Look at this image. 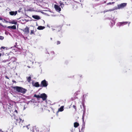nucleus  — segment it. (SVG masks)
<instances>
[{"mask_svg":"<svg viewBox=\"0 0 132 132\" xmlns=\"http://www.w3.org/2000/svg\"><path fill=\"white\" fill-rule=\"evenodd\" d=\"M73 108L75 109V110H77L76 106L75 105H73Z\"/></svg>","mask_w":132,"mask_h":132,"instance_id":"bb28decb","label":"nucleus"},{"mask_svg":"<svg viewBox=\"0 0 132 132\" xmlns=\"http://www.w3.org/2000/svg\"><path fill=\"white\" fill-rule=\"evenodd\" d=\"M79 77H82V76L81 75H79Z\"/></svg>","mask_w":132,"mask_h":132,"instance_id":"473e14b6","label":"nucleus"},{"mask_svg":"<svg viewBox=\"0 0 132 132\" xmlns=\"http://www.w3.org/2000/svg\"><path fill=\"white\" fill-rule=\"evenodd\" d=\"M111 4V2L107 4H108V5Z\"/></svg>","mask_w":132,"mask_h":132,"instance_id":"2f4dec72","label":"nucleus"},{"mask_svg":"<svg viewBox=\"0 0 132 132\" xmlns=\"http://www.w3.org/2000/svg\"><path fill=\"white\" fill-rule=\"evenodd\" d=\"M34 30H31V32L30 33V34H34Z\"/></svg>","mask_w":132,"mask_h":132,"instance_id":"cd10ccee","label":"nucleus"},{"mask_svg":"<svg viewBox=\"0 0 132 132\" xmlns=\"http://www.w3.org/2000/svg\"><path fill=\"white\" fill-rule=\"evenodd\" d=\"M17 13V11H11L9 12V14L11 15H15Z\"/></svg>","mask_w":132,"mask_h":132,"instance_id":"9d476101","label":"nucleus"},{"mask_svg":"<svg viewBox=\"0 0 132 132\" xmlns=\"http://www.w3.org/2000/svg\"><path fill=\"white\" fill-rule=\"evenodd\" d=\"M60 42L59 41H57L56 42V44L57 45H59L60 44Z\"/></svg>","mask_w":132,"mask_h":132,"instance_id":"a878e982","label":"nucleus"},{"mask_svg":"<svg viewBox=\"0 0 132 132\" xmlns=\"http://www.w3.org/2000/svg\"><path fill=\"white\" fill-rule=\"evenodd\" d=\"M12 88L14 90L16 91V92L21 93L23 94H25L27 91V90L26 89L19 86H15L13 87Z\"/></svg>","mask_w":132,"mask_h":132,"instance_id":"f257e3e1","label":"nucleus"},{"mask_svg":"<svg viewBox=\"0 0 132 132\" xmlns=\"http://www.w3.org/2000/svg\"><path fill=\"white\" fill-rule=\"evenodd\" d=\"M1 56V53H0V57Z\"/></svg>","mask_w":132,"mask_h":132,"instance_id":"c9c22d12","label":"nucleus"},{"mask_svg":"<svg viewBox=\"0 0 132 132\" xmlns=\"http://www.w3.org/2000/svg\"><path fill=\"white\" fill-rule=\"evenodd\" d=\"M40 97L42 98L43 101H44L46 100L47 97V96L44 93H42L40 94Z\"/></svg>","mask_w":132,"mask_h":132,"instance_id":"423d86ee","label":"nucleus"},{"mask_svg":"<svg viewBox=\"0 0 132 132\" xmlns=\"http://www.w3.org/2000/svg\"><path fill=\"white\" fill-rule=\"evenodd\" d=\"M15 112H16L17 113H18V111L16 110L15 111Z\"/></svg>","mask_w":132,"mask_h":132,"instance_id":"7c9ffc66","label":"nucleus"},{"mask_svg":"<svg viewBox=\"0 0 132 132\" xmlns=\"http://www.w3.org/2000/svg\"><path fill=\"white\" fill-rule=\"evenodd\" d=\"M17 60V59L16 58L14 57H12L11 58L10 62H14L15 63H17L16 62Z\"/></svg>","mask_w":132,"mask_h":132,"instance_id":"1a4fd4ad","label":"nucleus"},{"mask_svg":"<svg viewBox=\"0 0 132 132\" xmlns=\"http://www.w3.org/2000/svg\"><path fill=\"white\" fill-rule=\"evenodd\" d=\"M23 121V120H22V122Z\"/></svg>","mask_w":132,"mask_h":132,"instance_id":"ea45409f","label":"nucleus"},{"mask_svg":"<svg viewBox=\"0 0 132 132\" xmlns=\"http://www.w3.org/2000/svg\"><path fill=\"white\" fill-rule=\"evenodd\" d=\"M9 23H10L16 24L17 22L16 21H14V20L9 22Z\"/></svg>","mask_w":132,"mask_h":132,"instance_id":"aec40b11","label":"nucleus"},{"mask_svg":"<svg viewBox=\"0 0 132 132\" xmlns=\"http://www.w3.org/2000/svg\"><path fill=\"white\" fill-rule=\"evenodd\" d=\"M10 56L9 55H7L6 56H5V58L6 59V60H4L3 61V62H6L7 61H8V60L9 59Z\"/></svg>","mask_w":132,"mask_h":132,"instance_id":"9b49d317","label":"nucleus"},{"mask_svg":"<svg viewBox=\"0 0 132 132\" xmlns=\"http://www.w3.org/2000/svg\"><path fill=\"white\" fill-rule=\"evenodd\" d=\"M128 23V22H120L119 23V25L120 26H123L127 24Z\"/></svg>","mask_w":132,"mask_h":132,"instance_id":"f8f14e48","label":"nucleus"},{"mask_svg":"<svg viewBox=\"0 0 132 132\" xmlns=\"http://www.w3.org/2000/svg\"><path fill=\"white\" fill-rule=\"evenodd\" d=\"M2 131V129H0V131Z\"/></svg>","mask_w":132,"mask_h":132,"instance_id":"e433bc0d","label":"nucleus"},{"mask_svg":"<svg viewBox=\"0 0 132 132\" xmlns=\"http://www.w3.org/2000/svg\"><path fill=\"white\" fill-rule=\"evenodd\" d=\"M79 126V124L78 123L76 122H75L74 123V126L75 128H77Z\"/></svg>","mask_w":132,"mask_h":132,"instance_id":"f3484780","label":"nucleus"},{"mask_svg":"<svg viewBox=\"0 0 132 132\" xmlns=\"http://www.w3.org/2000/svg\"><path fill=\"white\" fill-rule=\"evenodd\" d=\"M26 127H27V128H28V126H27Z\"/></svg>","mask_w":132,"mask_h":132,"instance_id":"58836bf2","label":"nucleus"},{"mask_svg":"<svg viewBox=\"0 0 132 132\" xmlns=\"http://www.w3.org/2000/svg\"><path fill=\"white\" fill-rule=\"evenodd\" d=\"M59 4H60V6H61V7L62 8V6H61L62 5H64V4L63 3H62L61 1H60L59 3Z\"/></svg>","mask_w":132,"mask_h":132,"instance_id":"5701e85b","label":"nucleus"},{"mask_svg":"<svg viewBox=\"0 0 132 132\" xmlns=\"http://www.w3.org/2000/svg\"><path fill=\"white\" fill-rule=\"evenodd\" d=\"M23 31L24 32V33L28 34L29 33V28L26 27L23 30Z\"/></svg>","mask_w":132,"mask_h":132,"instance_id":"0eeeda50","label":"nucleus"},{"mask_svg":"<svg viewBox=\"0 0 132 132\" xmlns=\"http://www.w3.org/2000/svg\"><path fill=\"white\" fill-rule=\"evenodd\" d=\"M6 78H7V79H9V78H8V77H7V76H6Z\"/></svg>","mask_w":132,"mask_h":132,"instance_id":"f704fd0d","label":"nucleus"},{"mask_svg":"<svg viewBox=\"0 0 132 132\" xmlns=\"http://www.w3.org/2000/svg\"><path fill=\"white\" fill-rule=\"evenodd\" d=\"M114 2H112L111 3V4H114Z\"/></svg>","mask_w":132,"mask_h":132,"instance_id":"72a5a7b5","label":"nucleus"},{"mask_svg":"<svg viewBox=\"0 0 132 132\" xmlns=\"http://www.w3.org/2000/svg\"><path fill=\"white\" fill-rule=\"evenodd\" d=\"M127 4L126 3H121L120 4H119L118 5L117 8H116V9H119L123 8L126 6Z\"/></svg>","mask_w":132,"mask_h":132,"instance_id":"39448f33","label":"nucleus"},{"mask_svg":"<svg viewBox=\"0 0 132 132\" xmlns=\"http://www.w3.org/2000/svg\"><path fill=\"white\" fill-rule=\"evenodd\" d=\"M5 48V47L4 46H2L1 47V49L2 50V48L4 49Z\"/></svg>","mask_w":132,"mask_h":132,"instance_id":"c85d7f7f","label":"nucleus"},{"mask_svg":"<svg viewBox=\"0 0 132 132\" xmlns=\"http://www.w3.org/2000/svg\"><path fill=\"white\" fill-rule=\"evenodd\" d=\"M15 45H14V47L16 48H18V46L17 45V42H16L15 43Z\"/></svg>","mask_w":132,"mask_h":132,"instance_id":"393cba45","label":"nucleus"},{"mask_svg":"<svg viewBox=\"0 0 132 132\" xmlns=\"http://www.w3.org/2000/svg\"><path fill=\"white\" fill-rule=\"evenodd\" d=\"M4 37L0 36V40H3L4 39Z\"/></svg>","mask_w":132,"mask_h":132,"instance_id":"b1692460","label":"nucleus"},{"mask_svg":"<svg viewBox=\"0 0 132 132\" xmlns=\"http://www.w3.org/2000/svg\"><path fill=\"white\" fill-rule=\"evenodd\" d=\"M45 28L44 26H39L38 27L37 29L39 30H43Z\"/></svg>","mask_w":132,"mask_h":132,"instance_id":"2eb2a0df","label":"nucleus"},{"mask_svg":"<svg viewBox=\"0 0 132 132\" xmlns=\"http://www.w3.org/2000/svg\"><path fill=\"white\" fill-rule=\"evenodd\" d=\"M32 17L33 18L36 20H39L40 19V17L37 15H33Z\"/></svg>","mask_w":132,"mask_h":132,"instance_id":"ddd939ff","label":"nucleus"},{"mask_svg":"<svg viewBox=\"0 0 132 132\" xmlns=\"http://www.w3.org/2000/svg\"><path fill=\"white\" fill-rule=\"evenodd\" d=\"M56 4H54V7L55 10L58 12H60L61 11V9L60 7V6L58 5V3H55Z\"/></svg>","mask_w":132,"mask_h":132,"instance_id":"20e7f679","label":"nucleus"},{"mask_svg":"<svg viewBox=\"0 0 132 132\" xmlns=\"http://www.w3.org/2000/svg\"><path fill=\"white\" fill-rule=\"evenodd\" d=\"M7 28L9 29H15L16 28V26L15 25H13L12 26H9L7 27Z\"/></svg>","mask_w":132,"mask_h":132,"instance_id":"4468645a","label":"nucleus"},{"mask_svg":"<svg viewBox=\"0 0 132 132\" xmlns=\"http://www.w3.org/2000/svg\"><path fill=\"white\" fill-rule=\"evenodd\" d=\"M84 118V117L83 116L82 117V119H83Z\"/></svg>","mask_w":132,"mask_h":132,"instance_id":"4c0bfd02","label":"nucleus"},{"mask_svg":"<svg viewBox=\"0 0 132 132\" xmlns=\"http://www.w3.org/2000/svg\"><path fill=\"white\" fill-rule=\"evenodd\" d=\"M34 97L37 98V99L38 100H39V98H40V95H36V94L34 95Z\"/></svg>","mask_w":132,"mask_h":132,"instance_id":"6ab92c4d","label":"nucleus"},{"mask_svg":"<svg viewBox=\"0 0 132 132\" xmlns=\"http://www.w3.org/2000/svg\"><path fill=\"white\" fill-rule=\"evenodd\" d=\"M14 82H15V81H14Z\"/></svg>","mask_w":132,"mask_h":132,"instance_id":"a19ab883","label":"nucleus"},{"mask_svg":"<svg viewBox=\"0 0 132 132\" xmlns=\"http://www.w3.org/2000/svg\"><path fill=\"white\" fill-rule=\"evenodd\" d=\"M48 85L47 82L45 80H44L41 81L40 86V87H46Z\"/></svg>","mask_w":132,"mask_h":132,"instance_id":"7ed1b4c3","label":"nucleus"},{"mask_svg":"<svg viewBox=\"0 0 132 132\" xmlns=\"http://www.w3.org/2000/svg\"><path fill=\"white\" fill-rule=\"evenodd\" d=\"M61 28L60 26H58L56 28V30H58V31H59L61 30Z\"/></svg>","mask_w":132,"mask_h":132,"instance_id":"412c9836","label":"nucleus"},{"mask_svg":"<svg viewBox=\"0 0 132 132\" xmlns=\"http://www.w3.org/2000/svg\"><path fill=\"white\" fill-rule=\"evenodd\" d=\"M34 86L36 87H38L40 86V85L38 82H35L34 85Z\"/></svg>","mask_w":132,"mask_h":132,"instance_id":"dca6fc26","label":"nucleus"},{"mask_svg":"<svg viewBox=\"0 0 132 132\" xmlns=\"http://www.w3.org/2000/svg\"><path fill=\"white\" fill-rule=\"evenodd\" d=\"M18 64V63H15L14 62H10L9 63H8V65L11 69H13L16 67V66Z\"/></svg>","mask_w":132,"mask_h":132,"instance_id":"f03ea898","label":"nucleus"},{"mask_svg":"<svg viewBox=\"0 0 132 132\" xmlns=\"http://www.w3.org/2000/svg\"><path fill=\"white\" fill-rule=\"evenodd\" d=\"M15 120L16 121L15 124L16 125L19 124L20 123V122L22 121V119L20 118H19V119L15 118Z\"/></svg>","mask_w":132,"mask_h":132,"instance_id":"6e6552de","label":"nucleus"},{"mask_svg":"<svg viewBox=\"0 0 132 132\" xmlns=\"http://www.w3.org/2000/svg\"><path fill=\"white\" fill-rule=\"evenodd\" d=\"M64 106H61L60 108H59L58 109V111L62 112L64 110Z\"/></svg>","mask_w":132,"mask_h":132,"instance_id":"a211bd4d","label":"nucleus"},{"mask_svg":"<svg viewBox=\"0 0 132 132\" xmlns=\"http://www.w3.org/2000/svg\"><path fill=\"white\" fill-rule=\"evenodd\" d=\"M27 80L29 82H30L31 80V77L30 76L28 77H27Z\"/></svg>","mask_w":132,"mask_h":132,"instance_id":"4be33fe9","label":"nucleus"},{"mask_svg":"<svg viewBox=\"0 0 132 132\" xmlns=\"http://www.w3.org/2000/svg\"><path fill=\"white\" fill-rule=\"evenodd\" d=\"M0 20H3V19L2 18H0Z\"/></svg>","mask_w":132,"mask_h":132,"instance_id":"c756f323","label":"nucleus"}]
</instances>
